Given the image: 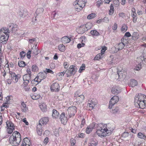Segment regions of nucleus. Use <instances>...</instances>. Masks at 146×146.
Returning <instances> with one entry per match:
<instances>
[{
  "mask_svg": "<svg viewBox=\"0 0 146 146\" xmlns=\"http://www.w3.org/2000/svg\"><path fill=\"white\" fill-rule=\"evenodd\" d=\"M44 72H46L47 73H50L51 74H53L54 72L51 70L49 69L46 68L45 70L44 71Z\"/></svg>",
  "mask_w": 146,
  "mask_h": 146,
  "instance_id": "49530a36",
  "label": "nucleus"
},
{
  "mask_svg": "<svg viewBox=\"0 0 146 146\" xmlns=\"http://www.w3.org/2000/svg\"><path fill=\"white\" fill-rule=\"evenodd\" d=\"M70 40V38L67 36H64L62 37L61 39L62 42L64 44L69 43Z\"/></svg>",
  "mask_w": 146,
  "mask_h": 146,
  "instance_id": "4be33fe9",
  "label": "nucleus"
},
{
  "mask_svg": "<svg viewBox=\"0 0 146 146\" xmlns=\"http://www.w3.org/2000/svg\"><path fill=\"white\" fill-rule=\"evenodd\" d=\"M9 29L13 32H15L18 29V26L13 23H10L8 26V28L3 27L0 30V43L3 44H5L8 40L9 33Z\"/></svg>",
  "mask_w": 146,
  "mask_h": 146,
  "instance_id": "f257e3e1",
  "label": "nucleus"
},
{
  "mask_svg": "<svg viewBox=\"0 0 146 146\" xmlns=\"http://www.w3.org/2000/svg\"><path fill=\"white\" fill-rule=\"evenodd\" d=\"M50 89L52 91L58 92L60 90L58 83L57 82L53 83L50 86Z\"/></svg>",
  "mask_w": 146,
  "mask_h": 146,
  "instance_id": "4468645a",
  "label": "nucleus"
},
{
  "mask_svg": "<svg viewBox=\"0 0 146 146\" xmlns=\"http://www.w3.org/2000/svg\"><path fill=\"white\" fill-rule=\"evenodd\" d=\"M69 116L68 114H65L64 112H63L62 113L60 116V119L62 123L64 124L66 123L68 121L69 118Z\"/></svg>",
  "mask_w": 146,
  "mask_h": 146,
  "instance_id": "9d476101",
  "label": "nucleus"
},
{
  "mask_svg": "<svg viewBox=\"0 0 146 146\" xmlns=\"http://www.w3.org/2000/svg\"><path fill=\"white\" fill-rule=\"evenodd\" d=\"M77 111V108L75 106H72L69 107L67 110L66 111V113L68 114L69 117H71L74 116Z\"/></svg>",
  "mask_w": 146,
  "mask_h": 146,
  "instance_id": "6e6552de",
  "label": "nucleus"
},
{
  "mask_svg": "<svg viewBox=\"0 0 146 146\" xmlns=\"http://www.w3.org/2000/svg\"><path fill=\"white\" fill-rule=\"evenodd\" d=\"M14 130V128H7V133L9 134H11Z\"/></svg>",
  "mask_w": 146,
  "mask_h": 146,
  "instance_id": "ea45409f",
  "label": "nucleus"
},
{
  "mask_svg": "<svg viewBox=\"0 0 146 146\" xmlns=\"http://www.w3.org/2000/svg\"><path fill=\"white\" fill-rule=\"evenodd\" d=\"M138 36V34L137 33L134 32L132 34V37L136 38Z\"/></svg>",
  "mask_w": 146,
  "mask_h": 146,
  "instance_id": "bf43d9fd",
  "label": "nucleus"
},
{
  "mask_svg": "<svg viewBox=\"0 0 146 146\" xmlns=\"http://www.w3.org/2000/svg\"><path fill=\"white\" fill-rule=\"evenodd\" d=\"M21 108L23 112H26L28 110V108L26 107V105L24 102H21Z\"/></svg>",
  "mask_w": 146,
  "mask_h": 146,
  "instance_id": "393cba45",
  "label": "nucleus"
},
{
  "mask_svg": "<svg viewBox=\"0 0 146 146\" xmlns=\"http://www.w3.org/2000/svg\"><path fill=\"white\" fill-rule=\"evenodd\" d=\"M48 142V138L47 137H46L44 140L43 143L45 145H46Z\"/></svg>",
  "mask_w": 146,
  "mask_h": 146,
  "instance_id": "13d9d810",
  "label": "nucleus"
},
{
  "mask_svg": "<svg viewBox=\"0 0 146 146\" xmlns=\"http://www.w3.org/2000/svg\"><path fill=\"white\" fill-rule=\"evenodd\" d=\"M48 121V119L47 117H44L42 118L39 121V124H40L42 126V125H45Z\"/></svg>",
  "mask_w": 146,
  "mask_h": 146,
  "instance_id": "aec40b11",
  "label": "nucleus"
},
{
  "mask_svg": "<svg viewBox=\"0 0 146 146\" xmlns=\"http://www.w3.org/2000/svg\"><path fill=\"white\" fill-rule=\"evenodd\" d=\"M6 124L7 128H14V126L13 124L11 121H7L6 122Z\"/></svg>",
  "mask_w": 146,
  "mask_h": 146,
  "instance_id": "c85d7f7f",
  "label": "nucleus"
},
{
  "mask_svg": "<svg viewBox=\"0 0 146 146\" xmlns=\"http://www.w3.org/2000/svg\"><path fill=\"white\" fill-rule=\"evenodd\" d=\"M119 17H121L123 18L125 16V14L123 13H119Z\"/></svg>",
  "mask_w": 146,
  "mask_h": 146,
  "instance_id": "774afa93",
  "label": "nucleus"
},
{
  "mask_svg": "<svg viewBox=\"0 0 146 146\" xmlns=\"http://www.w3.org/2000/svg\"><path fill=\"white\" fill-rule=\"evenodd\" d=\"M117 74L118 75L119 77H121V76H123V75L122 74V72L121 71L117 72Z\"/></svg>",
  "mask_w": 146,
  "mask_h": 146,
  "instance_id": "e2e57ef3",
  "label": "nucleus"
},
{
  "mask_svg": "<svg viewBox=\"0 0 146 146\" xmlns=\"http://www.w3.org/2000/svg\"><path fill=\"white\" fill-rule=\"evenodd\" d=\"M31 76L30 75L25 74L23 77V81L25 82H24L25 85H27L29 83V80L31 78Z\"/></svg>",
  "mask_w": 146,
  "mask_h": 146,
  "instance_id": "a211bd4d",
  "label": "nucleus"
},
{
  "mask_svg": "<svg viewBox=\"0 0 146 146\" xmlns=\"http://www.w3.org/2000/svg\"><path fill=\"white\" fill-rule=\"evenodd\" d=\"M137 81L135 79H133L131 80L129 85L130 86L133 87L137 85Z\"/></svg>",
  "mask_w": 146,
  "mask_h": 146,
  "instance_id": "bb28decb",
  "label": "nucleus"
},
{
  "mask_svg": "<svg viewBox=\"0 0 146 146\" xmlns=\"http://www.w3.org/2000/svg\"><path fill=\"white\" fill-rule=\"evenodd\" d=\"M18 64L19 66L20 67H24L26 65L25 62L23 61H19Z\"/></svg>",
  "mask_w": 146,
  "mask_h": 146,
  "instance_id": "e433bc0d",
  "label": "nucleus"
},
{
  "mask_svg": "<svg viewBox=\"0 0 146 146\" xmlns=\"http://www.w3.org/2000/svg\"><path fill=\"white\" fill-rule=\"evenodd\" d=\"M59 115V113L55 109L52 110V116L53 117L56 118L58 117Z\"/></svg>",
  "mask_w": 146,
  "mask_h": 146,
  "instance_id": "a878e982",
  "label": "nucleus"
},
{
  "mask_svg": "<svg viewBox=\"0 0 146 146\" xmlns=\"http://www.w3.org/2000/svg\"><path fill=\"white\" fill-rule=\"evenodd\" d=\"M27 74H29L30 75V76H31V70L30 69L28 68L27 70Z\"/></svg>",
  "mask_w": 146,
  "mask_h": 146,
  "instance_id": "680f3d73",
  "label": "nucleus"
},
{
  "mask_svg": "<svg viewBox=\"0 0 146 146\" xmlns=\"http://www.w3.org/2000/svg\"><path fill=\"white\" fill-rule=\"evenodd\" d=\"M103 3V1L101 0H98L96 2V5L98 7H99L100 5L102 4Z\"/></svg>",
  "mask_w": 146,
  "mask_h": 146,
  "instance_id": "a18cd8bd",
  "label": "nucleus"
},
{
  "mask_svg": "<svg viewBox=\"0 0 146 146\" xmlns=\"http://www.w3.org/2000/svg\"><path fill=\"white\" fill-rule=\"evenodd\" d=\"M102 21L106 23H108L109 21V20L108 17H105L103 19H102Z\"/></svg>",
  "mask_w": 146,
  "mask_h": 146,
  "instance_id": "5fc2aeb1",
  "label": "nucleus"
},
{
  "mask_svg": "<svg viewBox=\"0 0 146 146\" xmlns=\"http://www.w3.org/2000/svg\"><path fill=\"white\" fill-rule=\"evenodd\" d=\"M37 132L38 135H41L42 134V129L41 125L38 124L37 126Z\"/></svg>",
  "mask_w": 146,
  "mask_h": 146,
  "instance_id": "5701e85b",
  "label": "nucleus"
},
{
  "mask_svg": "<svg viewBox=\"0 0 146 146\" xmlns=\"http://www.w3.org/2000/svg\"><path fill=\"white\" fill-rule=\"evenodd\" d=\"M77 69V67L74 66H70L68 69L66 71V74L67 77L74 75L76 73Z\"/></svg>",
  "mask_w": 146,
  "mask_h": 146,
  "instance_id": "39448f33",
  "label": "nucleus"
},
{
  "mask_svg": "<svg viewBox=\"0 0 146 146\" xmlns=\"http://www.w3.org/2000/svg\"><path fill=\"white\" fill-rule=\"evenodd\" d=\"M102 55L101 53H99L97 54L94 58V59L95 60H98L102 57Z\"/></svg>",
  "mask_w": 146,
  "mask_h": 146,
  "instance_id": "58836bf2",
  "label": "nucleus"
},
{
  "mask_svg": "<svg viewBox=\"0 0 146 146\" xmlns=\"http://www.w3.org/2000/svg\"><path fill=\"white\" fill-rule=\"evenodd\" d=\"M38 76L39 79L40 80L39 82H40L42 80L46 77L47 76L46 73L44 72V73H40L38 74Z\"/></svg>",
  "mask_w": 146,
  "mask_h": 146,
  "instance_id": "412c9836",
  "label": "nucleus"
},
{
  "mask_svg": "<svg viewBox=\"0 0 146 146\" xmlns=\"http://www.w3.org/2000/svg\"><path fill=\"white\" fill-rule=\"evenodd\" d=\"M97 144L96 141L93 140H91L88 144V146H96Z\"/></svg>",
  "mask_w": 146,
  "mask_h": 146,
  "instance_id": "c756f323",
  "label": "nucleus"
},
{
  "mask_svg": "<svg viewBox=\"0 0 146 146\" xmlns=\"http://www.w3.org/2000/svg\"><path fill=\"white\" fill-rule=\"evenodd\" d=\"M90 33L92 35L94 36H98L100 35L99 33L96 30H92Z\"/></svg>",
  "mask_w": 146,
  "mask_h": 146,
  "instance_id": "473e14b6",
  "label": "nucleus"
},
{
  "mask_svg": "<svg viewBox=\"0 0 146 146\" xmlns=\"http://www.w3.org/2000/svg\"><path fill=\"white\" fill-rule=\"evenodd\" d=\"M92 24L91 23H88L86 25L81 26L79 28V33L83 34L91 28Z\"/></svg>",
  "mask_w": 146,
  "mask_h": 146,
  "instance_id": "423d86ee",
  "label": "nucleus"
},
{
  "mask_svg": "<svg viewBox=\"0 0 146 146\" xmlns=\"http://www.w3.org/2000/svg\"><path fill=\"white\" fill-rule=\"evenodd\" d=\"M21 141V135L20 133L15 131L9 138V141L13 146H17Z\"/></svg>",
  "mask_w": 146,
  "mask_h": 146,
  "instance_id": "20e7f679",
  "label": "nucleus"
},
{
  "mask_svg": "<svg viewBox=\"0 0 146 146\" xmlns=\"http://www.w3.org/2000/svg\"><path fill=\"white\" fill-rule=\"evenodd\" d=\"M134 103L136 107L144 108L146 106V96L141 94L136 95L134 98Z\"/></svg>",
  "mask_w": 146,
  "mask_h": 146,
  "instance_id": "7ed1b4c3",
  "label": "nucleus"
},
{
  "mask_svg": "<svg viewBox=\"0 0 146 146\" xmlns=\"http://www.w3.org/2000/svg\"><path fill=\"white\" fill-rule=\"evenodd\" d=\"M85 45L84 43L82 42L81 43H79L77 45V47L78 48H80L82 47H83Z\"/></svg>",
  "mask_w": 146,
  "mask_h": 146,
  "instance_id": "8fccbe9b",
  "label": "nucleus"
},
{
  "mask_svg": "<svg viewBox=\"0 0 146 146\" xmlns=\"http://www.w3.org/2000/svg\"><path fill=\"white\" fill-rule=\"evenodd\" d=\"M97 124H95L94 123H93L90 125L89 126H88L86 130V132L87 134H89L91 132L92 130L95 128V127L97 128V126L96 125Z\"/></svg>",
  "mask_w": 146,
  "mask_h": 146,
  "instance_id": "dca6fc26",
  "label": "nucleus"
},
{
  "mask_svg": "<svg viewBox=\"0 0 146 146\" xmlns=\"http://www.w3.org/2000/svg\"><path fill=\"white\" fill-rule=\"evenodd\" d=\"M121 92V88L118 86H115L112 88L111 90L112 93L114 94H117Z\"/></svg>",
  "mask_w": 146,
  "mask_h": 146,
  "instance_id": "f3484780",
  "label": "nucleus"
},
{
  "mask_svg": "<svg viewBox=\"0 0 146 146\" xmlns=\"http://www.w3.org/2000/svg\"><path fill=\"white\" fill-rule=\"evenodd\" d=\"M32 51H31L30 50H29L27 53V58L28 59H30L31 57V53Z\"/></svg>",
  "mask_w": 146,
  "mask_h": 146,
  "instance_id": "3c124183",
  "label": "nucleus"
},
{
  "mask_svg": "<svg viewBox=\"0 0 146 146\" xmlns=\"http://www.w3.org/2000/svg\"><path fill=\"white\" fill-rule=\"evenodd\" d=\"M131 16L133 18V22L135 23L137 21V14L136 13H131Z\"/></svg>",
  "mask_w": 146,
  "mask_h": 146,
  "instance_id": "7c9ffc66",
  "label": "nucleus"
},
{
  "mask_svg": "<svg viewBox=\"0 0 146 146\" xmlns=\"http://www.w3.org/2000/svg\"><path fill=\"white\" fill-rule=\"evenodd\" d=\"M66 72V71H63V72H61L58 74V75L60 76V78L64 76Z\"/></svg>",
  "mask_w": 146,
  "mask_h": 146,
  "instance_id": "de8ad7c7",
  "label": "nucleus"
},
{
  "mask_svg": "<svg viewBox=\"0 0 146 146\" xmlns=\"http://www.w3.org/2000/svg\"><path fill=\"white\" fill-rule=\"evenodd\" d=\"M36 40V39L35 38L30 39L29 40V41L30 43H32L33 42Z\"/></svg>",
  "mask_w": 146,
  "mask_h": 146,
  "instance_id": "69168bd1",
  "label": "nucleus"
},
{
  "mask_svg": "<svg viewBox=\"0 0 146 146\" xmlns=\"http://www.w3.org/2000/svg\"><path fill=\"white\" fill-rule=\"evenodd\" d=\"M137 137L141 139H145L146 137L145 135L141 133H139L137 134Z\"/></svg>",
  "mask_w": 146,
  "mask_h": 146,
  "instance_id": "72a5a7b5",
  "label": "nucleus"
},
{
  "mask_svg": "<svg viewBox=\"0 0 146 146\" xmlns=\"http://www.w3.org/2000/svg\"><path fill=\"white\" fill-rule=\"evenodd\" d=\"M114 9L112 4H111L110 6V9L109 11V14L110 15H111L114 12Z\"/></svg>",
  "mask_w": 146,
  "mask_h": 146,
  "instance_id": "f704fd0d",
  "label": "nucleus"
},
{
  "mask_svg": "<svg viewBox=\"0 0 146 146\" xmlns=\"http://www.w3.org/2000/svg\"><path fill=\"white\" fill-rule=\"evenodd\" d=\"M31 51L32 52V54H33L35 55H37L38 54L39 51L38 49L36 48V45L35 47H33L32 48Z\"/></svg>",
  "mask_w": 146,
  "mask_h": 146,
  "instance_id": "cd10ccee",
  "label": "nucleus"
},
{
  "mask_svg": "<svg viewBox=\"0 0 146 146\" xmlns=\"http://www.w3.org/2000/svg\"><path fill=\"white\" fill-rule=\"evenodd\" d=\"M74 97L76 98V102L79 103H82L84 99V97L83 95H79L77 93H75Z\"/></svg>",
  "mask_w": 146,
  "mask_h": 146,
  "instance_id": "2eb2a0df",
  "label": "nucleus"
},
{
  "mask_svg": "<svg viewBox=\"0 0 146 146\" xmlns=\"http://www.w3.org/2000/svg\"><path fill=\"white\" fill-rule=\"evenodd\" d=\"M9 73L11 79L12 80L13 82L14 83L17 82L20 77V75L18 74H16L14 72L11 71H10Z\"/></svg>",
  "mask_w": 146,
  "mask_h": 146,
  "instance_id": "1a4fd4ad",
  "label": "nucleus"
},
{
  "mask_svg": "<svg viewBox=\"0 0 146 146\" xmlns=\"http://www.w3.org/2000/svg\"><path fill=\"white\" fill-rule=\"evenodd\" d=\"M32 71H35L38 69V67L35 65H33L32 66Z\"/></svg>",
  "mask_w": 146,
  "mask_h": 146,
  "instance_id": "864d4df0",
  "label": "nucleus"
},
{
  "mask_svg": "<svg viewBox=\"0 0 146 146\" xmlns=\"http://www.w3.org/2000/svg\"><path fill=\"white\" fill-rule=\"evenodd\" d=\"M39 107L42 111L45 112L47 111L46 105L45 103H43L39 106Z\"/></svg>",
  "mask_w": 146,
  "mask_h": 146,
  "instance_id": "b1692460",
  "label": "nucleus"
},
{
  "mask_svg": "<svg viewBox=\"0 0 146 146\" xmlns=\"http://www.w3.org/2000/svg\"><path fill=\"white\" fill-rule=\"evenodd\" d=\"M96 16V15L94 13H92L88 15L87 17V19H91L95 18Z\"/></svg>",
  "mask_w": 146,
  "mask_h": 146,
  "instance_id": "c9c22d12",
  "label": "nucleus"
},
{
  "mask_svg": "<svg viewBox=\"0 0 146 146\" xmlns=\"http://www.w3.org/2000/svg\"><path fill=\"white\" fill-rule=\"evenodd\" d=\"M127 26L126 25H124L122 27L121 31L123 32H125L127 30Z\"/></svg>",
  "mask_w": 146,
  "mask_h": 146,
  "instance_id": "a19ab883",
  "label": "nucleus"
},
{
  "mask_svg": "<svg viewBox=\"0 0 146 146\" xmlns=\"http://www.w3.org/2000/svg\"><path fill=\"white\" fill-rule=\"evenodd\" d=\"M125 46V44L123 42H119L116 44L115 46L111 48L112 52L116 53L120 50L122 49Z\"/></svg>",
  "mask_w": 146,
  "mask_h": 146,
  "instance_id": "0eeeda50",
  "label": "nucleus"
},
{
  "mask_svg": "<svg viewBox=\"0 0 146 146\" xmlns=\"http://www.w3.org/2000/svg\"><path fill=\"white\" fill-rule=\"evenodd\" d=\"M118 107H117L115 109H113L112 113H119V110Z\"/></svg>",
  "mask_w": 146,
  "mask_h": 146,
  "instance_id": "79ce46f5",
  "label": "nucleus"
},
{
  "mask_svg": "<svg viewBox=\"0 0 146 146\" xmlns=\"http://www.w3.org/2000/svg\"><path fill=\"white\" fill-rule=\"evenodd\" d=\"M88 103V106L89 107V110H91L94 108V107L96 104L97 102L95 99H90L89 100Z\"/></svg>",
  "mask_w": 146,
  "mask_h": 146,
  "instance_id": "f8f14e48",
  "label": "nucleus"
},
{
  "mask_svg": "<svg viewBox=\"0 0 146 146\" xmlns=\"http://www.w3.org/2000/svg\"><path fill=\"white\" fill-rule=\"evenodd\" d=\"M26 54L25 52L23 51L21 52L20 53V57L22 59L24 58Z\"/></svg>",
  "mask_w": 146,
  "mask_h": 146,
  "instance_id": "37998d69",
  "label": "nucleus"
},
{
  "mask_svg": "<svg viewBox=\"0 0 146 146\" xmlns=\"http://www.w3.org/2000/svg\"><path fill=\"white\" fill-rule=\"evenodd\" d=\"M128 133L127 132H125L123 133L122 135V137L125 138L128 137Z\"/></svg>",
  "mask_w": 146,
  "mask_h": 146,
  "instance_id": "6e6d98bb",
  "label": "nucleus"
},
{
  "mask_svg": "<svg viewBox=\"0 0 146 146\" xmlns=\"http://www.w3.org/2000/svg\"><path fill=\"white\" fill-rule=\"evenodd\" d=\"M84 134L83 133L79 134L78 135V137L80 138H84Z\"/></svg>",
  "mask_w": 146,
  "mask_h": 146,
  "instance_id": "052dcab7",
  "label": "nucleus"
},
{
  "mask_svg": "<svg viewBox=\"0 0 146 146\" xmlns=\"http://www.w3.org/2000/svg\"><path fill=\"white\" fill-rule=\"evenodd\" d=\"M31 143L30 140L27 138H25L21 146H30Z\"/></svg>",
  "mask_w": 146,
  "mask_h": 146,
  "instance_id": "6ab92c4d",
  "label": "nucleus"
},
{
  "mask_svg": "<svg viewBox=\"0 0 146 146\" xmlns=\"http://www.w3.org/2000/svg\"><path fill=\"white\" fill-rule=\"evenodd\" d=\"M119 100V98L117 96H113L110 100L109 106V108L111 109L114 105L117 103Z\"/></svg>",
  "mask_w": 146,
  "mask_h": 146,
  "instance_id": "9b49d317",
  "label": "nucleus"
},
{
  "mask_svg": "<svg viewBox=\"0 0 146 146\" xmlns=\"http://www.w3.org/2000/svg\"><path fill=\"white\" fill-rule=\"evenodd\" d=\"M85 120L84 119H83L82 121L81 124L80 126L81 128L82 127L84 126V125L85 124Z\"/></svg>",
  "mask_w": 146,
  "mask_h": 146,
  "instance_id": "4d7b16f0",
  "label": "nucleus"
},
{
  "mask_svg": "<svg viewBox=\"0 0 146 146\" xmlns=\"http://www.w3.org/2000/svg\"><path fill=\"white\" fill-rule=\"evenodd\" d=\"M131 35L129 32H127L126 33L125 35V36L127 37H129L131 36Z\"/></svg>",
  "mask_w": 146,
  "mask_h": 146,
  "instance_id": "0e129e2a",
  "label": "nucleus"
},
{
  "mask_svg": "<svg viewBox=\"0 0 146 146\" xmlns=\"http://www.w3.org/2000/svg\"><path fill=\"white\" fill-rule=\"evenodd\" d=\"M85 64H82V66H81L80 68V69L79 70V72L80 73L83 70H84L85 69Z\"/></svg>",
  "mask_w": 146,
  "mask_h": 146,
  "instance_id": "c03bdc74",
  "label": "nucleus"
},
{
  "mask_svg": "<svg viewBox=\"0 0 146 146\" xmlns=\"http://www.w3.org/2000/svg\"><path fill=\"white\" fill-rule=\"evenodd\" d=\"M97 127L96 133L101 138L105 137L111 134L114 129L109 124H98L96 125Z\"/></svg>",
  "mask_w": 146,
  "mask_h": 146,
  "instance_id": "f03ea898",
  "label": "nucleus"
},
{
  "mask_svg": "<svg viewBox=\"0 0 146 146\" xmlns=\"http://www.w3.org/2000/svg\"><path fill=\"white\" fill-rule=\"evenodd\" d=\"M70 143L71 144V146H76L75 145V143H76V141L72 139H71L70 141Z\"/></svg>",
  "mask_w": 146,
  "mask_h": 146,
  "instance_id": "09e8293b",
  "label": "nucleus"
},
{
  "mask_svg": "<svg viewBox=\"0 0 146 146\" xmlns=\"http://www.w3.org/2000/svg\"><path fill=\"white\" fill-rule=\"evenodd\" d=\"M58 48L59 50L61 52H64L65 50V46L63 44H60Z\"/></svg>",
  "mask_w": 146,
  "mask_h": 146,
  "instance_id": "2f4dec72",
  "label": "nucleus"
},
{
  "mask_svg": "<svg viewBox=\"0 0 146 146\" xmlns=\"http://www.w3.org/2000/svg\"><path fill=\"white\" fill-rule=\"evenodd\" d=\"M77 0H76L73 3V5L76 9V11H79L81 10L85 6V5L83 4L82 5L78 3Z\"/></svg>",
  "mask_w": 146,
  "mask_h": 146,
  "instance_id": "ddd939ff",
  "label": "nucleus"
},
{
  "mask_svg": "<svg viewBox=\"0 0 146 146\" xmlns=\"http://www.w3.org/2000/svg\"><path fill=\"white\" fill-rule=\"evenodd\" d=\"M23 121L24 122L26 125H29L28 122L27 121L26 119V118H24L23 119Z\"/></svg>",
  "mask_w": 146,
  "mask_h": 146,
  "instance_id": "338daca9",
  "label": "nucleus"
},
{
  "mask_svg": "<svg viewBox=\"0 0 146 146\" xmlns=\"http://www.w3.org/2000/svg\"><path fill=\"white\" fill-rule=\"evenodd\" d=\"M40 96L39 94H34L31 96V98L33 100H36L39 98Z\"/></svg>",
  "mask_w": 146,
  "mask_h": 146,
  "instance_id": "4c0bfd02",
  "label": "nucleus"
},
{
  "mask_svg": "<svg viewBox=\"0 0 146 146\" xmlns=\"http://www.w3.org/2000/svg\"><path fill=\"white\" fill-rule=\"evenodd\" d=\"M114 4L115 5L116 7H117L119 4V0H115L113 1Z\"/></svg>",
  "mask_w": 146,
  "mask_h": 146,
  "instance_id": "603ef678",
  "label": "nucleus"
}]
</instances>
